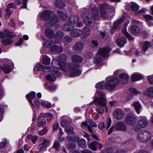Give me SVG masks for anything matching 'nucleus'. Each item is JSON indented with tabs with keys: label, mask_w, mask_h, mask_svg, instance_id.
Here are the masks:
<instances>
[{
	"label": "nucleus",
	"mask_w": 153,
	"mask_h": 153,
	"mask_svg": "<svg viewBox=\"0 0 153 153\" xmlns=\"http://www.w3.org/2000/svg\"><path fill=\"white\" fill-rule=\"evenodd\" d=\"M67 56L65 54H62L59 56L57 60L53 59L52 60V65L56 68H61L64 72L68 73L70 71L69 76L74 77L80 75L81 71L77 69L78 65H74L72 63H69L67 65L66 60Z\"/></svg>",
	"instance_id": "1"
},
{
	"label": "nucleus",
	"mask_w": 153,
	"mask_h": 153,
	"mask_svg": "<svg viewBox=\"0 0 153 153\" xmlns=\"http://www.w3.org/2000/svg\"><path fill=\"white\" fill-rule=\"evenodd\" d=\"M94 98V102L97 106L96 110L98 113L99 114H102L105 108L107 111L106 100L104 93L100 90H97Z\"/></svg>",
	"instance_id": "2"
},
{
	"label": "nucleus",
	"mask_w": 153,
	"mask_h": 153,
	"mask_svg": "<svg viewBox=\"0 0 153 153\" xmlns=\"http://www.w3.org/2000/svg\"><path fill=\"white\" fill-rule=\"evenodd\" d=\"M92 16L94 20H98L99 18L98 8L94 5L84 14V22L85 25L88 26L91 25L93 22Z\"/></svg>",
	"instance_id": "3"
},
{
	"label": "nucleus",
	"mask_w": 153,
	"mask_h": 153,
	"mask_svg": "<svg viewBox=\"0 0 153 153\" xmlns=\"http://www.w3.org/2000/svg\"><path fill=\"white\" fill-rule=\"evenodd\" d=\"M111 49L108 47L100 49L94 58L93 62L95 64L100 63L104 57H108Z\"/></svg>",
	"instance_id": "4"
},
{
	"label": "nucleus",
	"mask_w": 153,
	"mask_h": 153,
	"mask_svg": "<svg viewBox=\"0 0 153 153\" xmlns=\"http://www.w3.org/2000/svg\"><path fill=\"white\" fill-rule=\"evenodd\" d=\"M137 139L140 141L147 143L152 137L150 133L147 131H143L140 132L137 135Z\"/></svg>",
	"instance_id": "5"
},
{
	"label": "nucleus",
	"mask_w": 153,
	"mask_h": 153,
	"mask_svg": "<svg viewBox=\"0 0 153 153\" xmlns=\"http://www.w3.org/2000/svg\"><path fill=\"white\" fill-rule=\"evenodd\" d=\"M148 124V122L146 117H140L138 121L137 126L135 128L136 131H138L141 128L146 127Z\"/></svg>",
	"instance_id": "6"
},
{
	"label": "nucleus",
	"mask_w": 153,
	"mask_h": 153,
	"mask_svg": "<svg viewBox=\"0 0 153 153\" xmlns=\"http://www.w3.org/2000/svg\"><path fill=\"white\" fill-rule=\"evenodd\" d=\"M107 80L106 84V88L109 90H113L115 87L116 85L118 82V79H110V77L107 78Z\"/></svg>",
	"instance_id": "7"
},
{
	"label": "nucleus",
	"mask_w": 153,
	"mask_h": 153,
	"mask_svg": "<svg viewBox=\"0 0 153 153\" xmlns=\"http://www.w3.org/2000/svg\"><path fill=\"white\" fill-rule=\"evenodd\" d=\"M124 115V111L120 108H117L113 112V115L115 119L121 120L123 117Z\"/></svg>",
	"instance_id": "8"
},
{
	"label": "nucleus",
	"mask_w": 153,
	"mask_h": 153,
	"mask_svg": "<svg viewBox=\"0 0 153 153\" xmlns=\"http://www.w3.org/2000/svg\"><path fill=\"white\" fill-rule=\"evenodd\" d=\"M53 12L50 10H45L41 13V18L46 21H49L51 16L53 15Z\"/></svg>",
	"instance_id": "9"
},
{
	"label": "nucleus",
	"mask_w": 153,
	"mask_h": 153,
	"mask_svg": "<svg viewBox=\"0 0 153 153\" xmlns=\"http://www.w3.org/2000/svg\"><path fill=\"white\" fill-rule=\"evenodd\" d=\"M52 71V75L48 74L46 76V79L50 81H54L56 79V76H60L61 75L59 72L56 70L53 69Z\"/></svg>",
	"instance_id": "10"
},
{
	"label": "nucleus",
	"mask_w": 153,
	"mask_h": 153,
	"mask_svg": "<svg viewBox=\"0 0 153 153\" xmlns=\"http://www.w3.org/2000/svg\"><path fill=\"white\" fill-rule=\"evenodd\" d=\"M125 122L128 125L134 126L137 122V119L135 117L132 115H129L126 118Z\"/></svg>",
	"instance_id": "11"
},
{
	"label": "nucleus",
	"mask_w": 153,
	"mask_h": 153,
	"mask_svg": "<svg viewBox=\"0 0 153 153\" xmlns=\"http://www.w3.org/2000/svg\"><path fill=\"white\" fill-rule=\"evenodd\" d=\"M115 128L117 130L125 131L127 130V127L125 124L122 122H119L116 123L115 126Z\"/></svg>",
	"instance_id": "12"
},
{
	"label": "nucleus",
	"mask_w": 153,
	"mask_h": 153,
	"mask_svg": "<svg viewBox=\"0 0 153 153\" xmlns=\"http://www.w3.org/2000/svg\"><path fill=\"white\" fill-rule=\"evenodd\" d=\"M50 141L46 139H43L42 143L40 144L38 146L39 151L42 152L46 149V147L48 146Z\"/></svg>",
	"instance_id": "13"
},
{
	"label": "nucleus",
	"mask_w": 153,
	"mask_h": 153,
	"mask_svg": "<svg viewBox=\"0 0 153 153\" xmlns=\"http://www.w3.org/2000/svg\"><path fill=\"white\" fill-rule=\"evenodd\" d=\"M129 76L127 74L124 73L121 74L120 76V79L118 80V82L123 84H126L127 83L129 79Z\"/></svg>",
	"instance_id": "14"
},
{
	"label": "nucleus",
	"mask_w": 153,
	"mask_h": 153,
	"mask_svg": "<svg viewBox=\"0 0 153 153\" xmlns=\"http://www.w3.org/2000/svg\"><path fill=\"white\" fill-rule=\"evenodd\" d=\"M34 70L36 71L42 70L43 69H46L49 71L51 70V68L49 66H43L39 63L36 64L34 67Z\"/></svg>",
	"instance_id": "15"
},
{
	"label": "nucleus",
	"mask_w": 153,
	"mask_h": 153,
	"mask_svg": "<svg viewBox=\"0 0 153 153\" xmlns=\"http://www.w3.org/2000/svg\"><path fill=\"white\" fill-rule=\"evenodd\" d=\"M70 34L71 36L73 37H77L81 35L82 34V31L79 29H75L71 30Z\"/></svg>",
	"instance_id": "16"
},
{
	"label": "nucleus",
	"mask_w": 153,
	"mask_h": 153,
	"mask_svg": "<svg viewBox=\"0 0 153 153\" xmlns=\"http://www.w3.org/2000/svg\"><path fill=\"white\" fill-rule=\"evenodd\" d=\"M84 46V44L81 42H78L73 46V49L76 51H80L82 49Z\"/></svg>",
	"instance_id": "17"
},
{
	"label": "nucleus",
	"mask_w": 153,
	"mask_h": 153,
	"mask_svg": "<svg viewBox=\"0 0 153 153\" xmlns=\"http://www.w3.org/2000/svg\"><path fill=\"white\" fill-rule=\"evenodd\" d=\"M51 50L54 53H58L62 52L63 51V49L62 48L60 47L54 45L51 47Z\"/></svg>",
	"instance_id": "18"
},
{
	"label": "nucleus",
	"mask_w": 153,
	"mask_h": 153,
	"mask_svg": "<svg viewBox=\"0 0 153 153\" xmlns=\"http://www.w3.org/2000/svg\"><path fill=\"white\" fill-rule=\"evenodd\" d=\"M107 153H125L122 150H119L114 148H110L105 149Z\"/></svg>",
	"instance_id": "19"
},
{
	"label": "nucleus",
	"mask_w": 153,
	"mask_h": 153,
	"mask_svg": "<svg viewBox=\"0 0 153 153\" xmlns=\"http://www.w3.org/2000/svg\"><path fill=\"white\" fill-rule=\"evenodd\" d=\"M53 16L51 20L50 19L49 21H51V25L55 26L56 25H58L59 24V19L58 18L57 15L56 14L53 15Z\"/></svg>",
	"instance_id": "20"
},
{
	"label": "nucleus",
	"mask_w": 153,
	"mask_h": 153,
	"mask_svg": "<svg viewBox=\"0 0 153 153\" xmlns=\"http://www.w3.org/2000/svg\"><path fill=\"white\" fill-rule=\"evenodd\" d=\"M35 96L36 93L33 91L30 94L26 95L27 98L28 99L29 102L31 103L33 107H34V106L32 100L35 97Z\"/></svg>",
	"instance_id": "21"
},
{
	"label": "nucleus",
	"mask_w": 153,
	"mask_h": 153,
	"mask_svg": "<svg viewBox=\"0 0 153 153\" xmlns=\"http://www.w3.org/2000/svg\"><path fill=\"white\" fill-rule=\"evenodd\" d=\"M74 28V26L71 24L66 23L62 27V29L65 31H69Z\"/></svg>",
	"instance_id": "22"
},
{
	"label": "nucleus",
	"mask_w": 153,
	"mask_h": 153,
	"mask_svg": "<svg viewBox=\"0 0 153 153\" xmlns=\"http://www.w3.org/2000/svg\"><path fill=\"white\" fill-rule=\"evenodd\" d=\"M57 14L60 19L62 20H66L68 17V14L62 11H58Z\"/></svg>",
	"instance_id": "23"
},
{
	"label": "nucleus",
	"mask_w": 153,
	"mask_h": 153,
	"mask_svg": "<svg viewBox=\"0 0 153 153\" xmlns=\"http://www.w3.org/2000/svg\"><path fill=\"white\" fill-rule=\"evenodd\" d=\"M116 42L119 46L122 47L127 42V40L125 38H119L117 40Z\"/></svg>",
	"instance_id": "24"
},
{
	"label": "nucleus",
	"mask_w": 153,
	"mask_h": 153,
	"mask_svg": "<svg viewBox=\"0 0 153 153\" xmlns=\"http://www.w3.org/2000/svg\"><path fill=\"white\" fill-rule=\"evenodd\" d=\"M132 105L135 108V109L137 114L140 113V110L141 108V106L139 102L138 101H135L133 102Z\"/></svg>",
	"instance_id": "25"
},
{
	"label": "nucleus",
	"mask_w": 153,
	"mask_h": 153,
	"mask_svg": "<svg viewBox=\"0 0 153 153\" xmlns=\"http://www.w3.org/2000/svg\"><path fill=\"white\" fill-rule=\"evenodd\" d=\"M79 19V18L78 16H71L69 18V21L71 23L75 24L78 22Z\"/></svg>",
	"instance_id": "26"
},
{
	"label": "nucleus",
	"mask_w": 153,
	"mask_h": 153,
	"mask_svg": "<svg viewBox=\"0 0 153 153\" xmlns=\"http://www.w3.org/2000/svg\"><path fill=\"white\" fill-rule=\"evenodd\" d=\"M45 34L47 37L50 38L53 37L55 35L54 32L53 30L51 29H46L45 31Z\"/></svg>",
	"instance_id": "27"
},
{
	"label": "nucleus",
	"mask_w": 153,
	"mask_h": 153,
	"mask_svg": "<svg viewBox=\"0 0 153 153\" xmlns=\"http://www.w3.org/2000/svg\"><path fill=\"white\" fill-rule=\"evenodd\" d=\"M72 61L75 63L81 62L82 61V58L80 56L76 55H73L72 57Z\"/></svg>",
	"instance_id": "28"
},
{
	"label": "nucleus",
	"mask_w": 153,
	"mask_h": 153,
	"mask_svg": "<svg viewBox=\"0 0 153 153\" xmlns=\"http://www.w3.org/2000/svg\"><path fill=\"white\" fill-rule=\"evenodd\" d=\"M11 67L8 65L4 64L2 66H0V70L2 69L6 74L9 73L11 71Z\"/></svg>",
	"instance_id": "29"
},
{
	"label": "nucleus",
	"mask_w": 153,
	"mask_h": 153,
	"mask_svg": "<svg viewBox=\"0 0 153 153\" xmlns=\"http://www.w3.org/2000/svg\"><path fill=\"white\" fill-rule=\"evenodd\" d=\"M125 17H123L117 21L115 22L113 26V27L114 29L118 28L120 27V24L124 20Z\"/></svg>",
	"instance_id": "30"
},
{
	"label": "nucleus",
	"mask_w": 153,
	"mask_h": 153,
	"mask_svg": "<svg viewBox=\"0 0 153 153\" xmlns=\"http://www.w3.org/2000/svg\"><path fill=\"white\" fill-rule=\"evenodd\" d=\"M101 5H100V6L101 16L102 18H106L107 17V14L105 9V6L103 5V7H102Z\"/></svg>",
	"instance_id": "31"
},
{
	"label": "nucleus",
	"mask_w": 153,
	"mask_h": 153,
	"mask_svg": "<svg viewBox=\"0 0 153 153\" xmlns=\"http://www.w3.org/2000/svg\"><path fill=\"white\" fill-rule=\"evenodd\" d=\"M87 122V121L82 122L81 124V126L82 128L84 129L87 128L88 130L91 133H92L93 132L92 129L90 126H88Z\"/></svg>",
	"instance_id": "32"
},
{
	"label": "nucleus",
	"mask_w": 153,
	"mask_h": 153,
	"mask_svg": "<svg viewBox=\"0 0 153 153\" xmlns=\"http://www.w3.org/2000/svg\"><path fill=\"white\" fill-rule=\"evenodd\" d=\"M145 94L151 97H153V87H150L144 92Z\"/></svg>",
	"instance_id": "33"
},
{
	"label": "nucleus",
	"mask_w": 153,
	"mask_h": 153,
	"mask_svg": "<svg viewBox=\"0 0 153 153\" xmlns=\"http://www.w3.org/2000/svg\"><path fill=\"white\" fill-rule=\"evenodd\" d=\"M79 146L82 149L85 148L86 147V143L85 140L83 139H80L78 142Z\"/></svg>",
	"instance_id": "34"
},
{
	"label": "nucleus",
	"mask_w": 153,
	"mask_h": 153,
	"mask_svg": "<svg viewBox=\"0 0 153 153\" xmlns=\"http://www.w3.org/2000/svg\"><path fill=\"white\" fill-rule=\"evenodd\" d=\"M131 31L134 34H137L140 31L139 28L136 25H132L130 28Z\"/></svg>",
	"instance_id": "35"
},
{
	"label": "nucleus",
	"mask_w": 153,
	"mask_h": 153,
	"mask_svg": "<svg viewBox=\"0 0 153 153\" xmlns=\"http://www.w3.org/2000/svg\"><path fill=\"white\" fill-rule=\"evenodd\" d=\"M143 78V77L137 74H134L132 76L131 79L132 81H135L139 80Z\"/></svg>",
	"instance_id": "36"
},
{
	"label": "nucleus",
	"mask_w": 153,
	"mask_h": 153,
	"mask_svg": "<svg viewBox=\"0 0 153 153\" xmlns=\"http://www.w3.org/2000/svg\"><path fill=\"white\" fill-rule=\"evenodd\" d=\"M43 44L45 46V47L47 48L51 47L54 45V43L51 40H49L48 41H47L46 42H44Z\"/></svg>",
	"instance_id": "37"
},
{
	"label": "nucleus",
	"mask_w": 153,
	"mask_h": 153,
	"mask_svg": "<svg viewBox=\"0 0 153 153\" xmlns=\"http://www.w3.org/2000/svg\"><path fill=\"white\" fill-rule=\"evenodd\" d=\"M97 144V142L96 141H93L91 143L89 144V148L94 151H96Z\"/></svg>",
	"instance_id": "38"
},
{
	"label": "nucleus",
	"mask_w": 153,
	"mask_h": 153,
	"mask_svg": "<svg viewBox=\"0 0 153 153\" xmlns=\"http://www.w3.org/2000/svg\"><path fill=\"white\" fill-rule=\"evenodd\" d=\"M9 31L6 30L3 32L0 31V38L4 39V38L9 36Z\"/></svg>",
	"instance_id": "39"
},
{
	"label": "nucleus",
	"mask_w": 153,
	"mask_h": 153,
	"mask_svg": "<svg viewBox=\"0 0 153 153\" xmlns=\"http://www.w3.org/2000/svg\"><path fill=\"white\" fill-rule=\"evenodd\" d=\"M42 59L44 64L47 65L50 64V59L47 55H44L42 56Z\"/></svg>",
	"instance_id": "40"
},
{
	"label": "nucleus",
	"mask_w": 153,
	"mask_h": 153,
	"mask_svg": "<svg viewBox=\"0 0 153 153\" xmlns=\"http://www.w3.org/2000/svg\"><path fill=\"white\" fill-rule=\"evenodd\" d=\"M27 138L29 140L31 139L32 142L33 144H35L36 143V141L37 139V137L36 136H32L31 134H29L27 136Z\"/></svg>",
	"instance_id": "41"
},
{
	"label": "nucleus",
	"mask_w": 153,
	"mask_h": 153,
	"mask_svg": "<svg viewBox=\"0 0 153 153\" xmlns=\"http://www.w3.org/2000/svg\"><path fill=\"white\" fill-rule=\"evenodd\" d=\"M41 105L47 108H50L52 107L51 103L47 101H42L41 102Z\"/></svg>",
	"instance_id": "42"
},
{
	"label": "nucleus",
	"mask_w": 153,
	"mask_h": 153,
	"mask_svg": "<svg viewBox=\"0 0 153 153\" xmlns=\"http://www.w3.org/2000/svg\"><path fill=\"white\" fill-rule=\"evenodd\" d=\"M60 121L61 126L63 127H65L69 123L68 121L65 119H63L62 117L61 118Z\"/></svg>",
	"instance_id": "43"
},
{
	"label": "nucleus",
	"mask_w": 153,
	"mask_h": 153,
	"mask_svg": "<svg viewBox=\"0 0 153 153\" xmlns=\"http://www.w3.org/2000/svg\"><path fill=\"white\" fill-rule=\"evenodd\" d=\"M72 38L70 36H65L63 39L64 43L65 45H68L69 42L72 41Z\"/></svg>",
	"instance_id": "44"
},
{
	"label": "nucleus",
	"mask_w": 153,
	"mask_h": 153,
	"mask_svg": "<svg viewBox=\"0 0 153 153\" xmlns=\"http://www.w3.org/2000/svg\"><path fill=\"white\" fill-rule=\"evenodd\" d=\"M97 88L100 89H104L106 88V85L103 82H101L97 83L96 85Z\"/></svg>",
	"instance_id": "45"
},
{
	"label": "nucleus",
	"mask_w": 153,
	"mask_h": 153,
	"mask_svg": "<svg viewBox=\"0 0 153 153\" xmlns=\"http://www.w3.org/2000/svg\"><path fill=\"white\" fill-rule=\"evenodd\" d=\"M65 131L68 134H74V129L71 126H68L65 128Z\"/></svg>",
	"instance_id": "46"
},
{
	"label": "nucleus",
	"mask_w": 153,
	"mask_h": 153,
	"mask_svg": "<svg viewBox=\"0 0 153 153\" xmlns=\"http://www.w3.org/2000/svg\"><path fill=\"white\" fill-rule=\"evenodd\" d=\"M150 43L148 41H146L143 44L142 48L144 51H147L148 48L150 46Z\"/></svg>",
	"instance_id": "47"
},
{
	"label": "nucleus",
	"mask_w": 153,
	"mask_h": 153,
	"mask_svg": "<svg viewBox=\"0 0 153 153\" xmlns=\"http://www.w3.org/2000/svg\"><path fill=\"white\" fill-rule=\"evenodd\" d=\"M122 31L123 33L129 39L131 40L134 39V38L128 33L126 29H123Z\"/></svg>",
	"instance_id": "48"
},
{
	"label": "nucleus",
	"mask_w": 153,
	"mask_h": 153,
	"mask_svg": "<svg viewBox=\"0 0 153 153\" xmlns=\"http://www.w3.org/2000/svg\"><path fill=\"white\" fill-rule=\"evenodd\" d=\"M1 42L4 45H7L12 42V40L9 38L3 39L1 41Z\"/></svg>",
	"instance_id": "49"
},
{
	"label": "nucleus",
	"mask_w": 153,
	"mask_h": 153,
	"mask_svg": "<svg viewBox=\"0 0 153 153\" xmlns=\"http://www.w3.org/2000/svg\"><path fill=\"white\" fill-rule=\"evenodd\" d=\"M55 4L56 6L60 8L64 7L65 6L64 2L59 1H56L55 2Z\"/></svg>",
	"instance_id": "50"
},
{
	"label": "nucleus",
	"mask_w": 153,
	"mask_h": 153,
	"mask_svg": "<svg viewBox=\"0 0 153 153\" xmlns=\"http://www.w3.org/2000/svg\"><path fill=\"white\" fill-rule=\"evenodd\" d=\"M60 145L59 141L57 140H56L53 146V147L55 148L56 150H59L60 148Z\"/></svg>",
	"instance_id": "51"
},
{
	"label": "nucleus",
	"mask_w": 153,
	"mask_h": 153,
	"mask_svg": "<svg viewBox=\"0 0 153 153\" xmlns=\"http://www.w3.org/2000/svg\"><path fill=\"white\" fill-rule=\"evenodd\" d=\"M130 7L134 11H136L138 9L139 7L138 5L135 3L132 2L130 5Z\"/></svg>",
	"instance_id": "52"
},
{
	"label": "nucleus",
	"mask_w": 153,
	"mask_h": 153,
	"mask_svg": "<svg viewBox=\"0 0 153 153\" xmlns=\"http://www.w3.org/2000/svg\"><path fill=\"white\" fill-rule=\"evenodd\" d=\"M39 117H43L44 118H51L53 117V115L50 113H47L44 114L42 113L40 115Z\"/></svg>",
	"instance_id": "53"
},
{
	"label": "nucleus",
	"mask_w": 153,
	"mask_h": 153,
	"mask_svg": "<svg viewBox=\"0 0 153 153\" xmlns=\"http://www.w3.org/2000/svg\"><path fill=\"white\" fill-rule=\"evenodd\" d=\"M134 54L137 56H142L143 55L145 54L144 52H143L141 51H139L137 50H136L134 52Z\"/></svg>",
	"instance_id": "54"
},
{
	"label": "nucleus",
	"mask_w": 153,
	"mask_h": 153,
	"mask_svg": "<svg viewBox=\"0 0 153 153\" xmlns=\"http://www.w3.org/2000/svg\"><path fill=\"white\" fill-rule=\"evenodd\" d=\"M5 11H6V14H5V18L6 19H8L11 15L12 13L9 9L7 8L6 9Z\"/></svg>",
	"instance_id": "55"
},
{
	"label": "nucleus",
	"mask_w": 153,
	"mask_h": 153,
	"mask_svg": "<svg viewBox=\"0 0 153 153\" xmlns=\"http://www.w3.org/2000/svg\"><path fill=\"white\" fill-rule=\"evenodd\" d=\"M46 123V121L45 119H42L41 121L38 123L37 126L39 127L43 126H45Z\"/></svg>",
	"instance_id": "56"
},
{
	"label": "nucleus",
	"mask_w": 153,
	"mask_h": 153,
	"mask_svg": "<svg viewBox=\"0 0 153 153\" xmlns=\"http://www.w3.org/2000/svg\"><path fill=\"white\" fill-rule=\"evenodd\" d=\"M82 33L85 35H89L90 33V30L89 28L88 27H85L83 29Z\"/></svg>",
	"instance_id": "57"
},
{
	"label": "nucleus",
	"mask_w": 153,
	"mask_h": 153,
	"mask_svg": "<svg viewBox=\"0 0 153 153\" xmlns=\"http://www.w3.org/2000/svg\"><path fill=\"white\" fill-rule=\"evenodd\" d=\"M63 36V34L61 31H57L56 33V37L59 40L61 39Z\"/></svg>",
	"instance_id": "58"
},
{
	"label": "nucleus",
	"mask_w": 153,
	"mask_h": 153,
	"mask_svg": "<svg viewBox=\"0 0 153 153\" xmlns=\"http://www.w3.org/2000/svg\"><path fill=\"white\" fill-rule=\"evenodd\" d=\"M129 90L131 92L135 94L138 95L140 94V92L139 91L136 90V89L134 88H130L129 89Z\"/></svg>",
	"instance_id": "59"
},
{
	"label": "nucleus",
	"mask_w": 153,
	"mask_h": 153,
	"mask_svg": "<svg viewBox=\"0 0 153 153\" xmlns=\"http://www.w3.org/2000/svg\"><path fill=\"white\" fill-rule=\"evenodd\" d=\"M7 144V141L5 139L4 140L1 142H0V149H3L4 147Z\"/></svg>",
	"instance_id": "60"
},
{
	"label": "nucleus",
	"mask_w": 153,
	"mask_h": 153,
	"mask_svg": "<svg viewBox=\"0 0 153 153\" xmlns=\"http://www.w3.org/2000/svg\"><path fill=\"white\" fill-rule=\"evenodd\" d=\"M67 147L69 149H73L76 148V145L74 143H69L67 145Z\"/></svg>",
	"instance_id": "61"
},
{
	"label": "nucleus",
	"mask_w": 153,
	"mask_h": 153,
	"mask_svg": "<svg viewBox=\"0 0 153 153\" xmlns=\"http://www.w3.org/2000/svg\"><path fill=\"white\" fill-rule=\"evenodd\" d=\"M88 121L92 127H96L97 126V125L95 122L93 121L92 120L88 119Z\"/></svg>",
	"instance_id": "62"
},
{
	"label": "nucleus",
	"mask_w": 153,
	"mask_h": 153,
	"mask_svg": "<svg viewBox=\"0 0 153 153\" xmlns=\"http://www.w3.org/2000/svg\"><path fill=\"white\" fill-rule=\"evenodd\" d=\"M144 17L147 20H153V17L149 15L146 14L144 16Z\"/></svg>",
	"instance_id": "63"
},
{
	"label": "nucleus",
	"mask_w": 153,
	"mask_h": 153,
	"mask_svg": "<svg viewBox=\"0 0 153 153\" xmlns=\"http://www.w3.org/2000/svg\"><path fill=\"white\" fill-rule=\"evenodd\" d=\"M147 79L149 82L151 84H153V75L149 76H147Z\"/></svg>",
	"instance_id": "64"
}]
</instances>
